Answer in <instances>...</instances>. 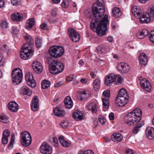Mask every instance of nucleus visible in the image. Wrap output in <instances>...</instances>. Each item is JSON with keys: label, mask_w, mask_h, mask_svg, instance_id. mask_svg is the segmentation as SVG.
<instances>
[{"label": "nucleus", "mask_w": 154, "mask_h": 154, "mask_svg": "<svg viewBox=\"0 0 154 154\" xmlns=\"http://www.w3.org/2000/svg\"><path fill=\"white\" fill-rule=\"evenodd\" d=\"M69 1L68 0L67 1H64L62 2L61 5L63 8H66L68 7L69 5Z\"/></svg>", "instance_id": "obj_45"}, {"label": "nucleus", "mask_w": 154, "mask_h": 154, "mask_svg": "<svg viewBox=\"0 0 154 154\" xmlns=\"http://www.w3.org/2000/svg\"><path fill=\"white\" fill-rule=\"evenodd\" d=\"M141 88L144 90L149 92L152 88V86L149 81L146 79H143L140 81Z\"/></svg>", "instance_id": "obj_15"}, {"label": "nucleus", "mask_w": 154, "mask_h": 154, "mask_svg": "<svg viewBox=\"0 0 154 154\" xmlns=\"http://www.w3.org/2000/svg\"><path fill=\"white\" fill-rule=\"evenodd\" d=\"M98 120L102 125H104L106 121L104 118L103 117L101 116L100 117H99Z\"/></svg>", "instance_id": "obj_50"}, {"label": "nucleus", "mask_w": 154, "mask_h": 154, "mask_svg": "<svg viewBox=\"0 0 154 154\" xmlns=\"http://www.w3.org/2000/svg\"><path fill=\"white\" fill-rule=\"evenodd\" d=\"M148 35V30L146 29H143L142 31L138 32L137 34V37L140 39L143 38Z\"/></svg>", "instance_id": "obj_30"}, {"label": "nucleus", "mask_w": 154, "mask_h": 154, "mask_svg": "<svg viewBox=\"0 0 154 154\" xmlns=\"http://www.w3.org/2000/svg\"><path fill=\"white\" fill-rule=\"evenodd\" d=\"M54 115L58 116H63L65 114V111L61 109L59 107H57L54 109Z\"/></svg>", "instance_id": "obj_32"}, {"label": "nucleus", "mask_w": 154, "mask_h": 154, "mask_svg": "<svg viewBox=\"0 0 154 154\" xmlns=\"http://www.w3.org/2000/svg\"><path fill=\"white\" fill-rule=\"evenodd\" d=\"M138 19H140V22L142 23H149L150 21L152 20L149 17H147V14L146 13L145 14H143H143L142 15L141 17Z\"/></svg>", "instance_id": "obj_28"}, {"label": "nucleus", "mask_w": 154, "mask_h": 154, "mask_svg": "<svg viewBox=\"0 0 154 154\" xmlns=\"http://www.w3.org/2000/svg\"><path fill=\"white\" fill-rule=\"evenodd\" d=\"M102 99L103 101V107L106 109L108 108L109 107V98L106 99L102 98Z\"/></svg>", "instance_id": "obj_41"}, {"label": "nucleus", "mask_w": 154, "mask_h": 154, "mask_svg": "<svg viewBox=\"0 0 154 154\" xmlns=\"http://www.w3.org/2000/svg\"><path fill=\"white\" fill-rule=\"evenodd\" d=\"M87 79L85 78H83L80 80L81 82L82 83H85L87 82Z\"/></svg>", "instance_id": "obj_62"}, {"label": "nucleus", "mask_w": 154, "mask_h": 154, "mask_svg": "<svg viewBox=\"0 0 154 154\" xmlns=\"http://www.w3.org/2000/svg\"><path fill=\"white\" fill-rule=\"evenodd\" d=\"M20 94L23 95L30 96L32 94V92L27 87L24 86L22 87L20 90Z\"/></svg>", "instance_id": "obj_26"}, {"label": "nucleus", "mask_w": 154, "mask_h": 154, "mask_svg": "<svg viewBox=\"0 0 154 154\" xmlns=\"http://www.w3.org/2000/svg\"><path fill=\"white\" fill-rule=\"evenodd\" d=\"M146 137L149 139H152L154 137V129L151 127L147 128L145 131Z\"/></svg>", "instance_id": "obj_21"}, {"label": "nucleus", "mask_w": 154, "mask_h": 154, "mask_svg": "<svg viewBox=\"0 0 154 154\" xmlns=\"http://www.w3.org/2000/svg\"><path fill=\"white\" fill-rule=\"evenodd\" d=\"M57 9H53L51 12V15L53 16H55L57 14Z\"/></svg>", "instance_id": "obj_55"}, {"label": "nucleus", "mask_w": 154, "mask_h": 154, "mask_svg": "<svg viewBox=\"0 0 154 154\" xmlns=\"http://www.w3.org/2000/svg\"><path fill=\"white\" fill-rule=\"evenodd\" d=\"M117 96L115 101L116 103L118 106H124L128 102V97Z\"/></svg>", "instance_id": "obj_13"}, {"label": "nucleus", "mask_w": 154, "mask_h": 154, "mask_svg": "<svg viewBox=\"0 0 154 154\" xmlns=\"http://www.w3.org/2000/svg\"><path fill=\"white\" fill-rule=\"evenodd\" d=\"M107 39V41L109 42H112L113 41V38L112 36H109L108 37Z\"/></svg>", "instance_id": "obj_61"}, {"label": "nucleus", "mask_w": 154, "mask_h": 154, "mask_svg": "<svg viewBox=\"0 0 154 154\" xmlns=\"http://www.w3.org/2000/svg\"><path fill=\"white\" fill-rule=\"evenodd\" d=\"M100 85V81L99 79H96L93 82V86L96 91L99 89Z\"/></svg>", "instance_id": "obj_37"}, {"label": "nucleus", "mask_w": 154, "mask_h": 154, "mask_svg": "<svg viewBox=\"0 0 154 154\" xmlns=\"http://www.w3.org/2000/svg\"><path fill=\"white\" fill-rule=\"evenodd\" d=\"M8 109L13 112H16L18 109V104L15 101L10 102L8 105Z\"/></svg>", "instance_id": "obj_17"}, {"label": "nucleus", "mask_w": 154, "mask_h": 154, "mask_svg": "<svg viewBox=\"0 0 154 154\" xmlns=\"http://www.w3.org/2000/svg\"><path fill=\"white\" fill-rule=\"evenodd\" d=\"M63 48L59 46H54L49 50V53L51 57L58 58L61 56L64 53Z\"/></svg>", "instance_id": "obj_7"}, {"label": "nucleus", "mask_w": 154, "mask_h": 154, "mask_svg": "<svg viewBox=\"0 0 154 154\" xmlns=\"http://www.w3.org/2000/svg\"><path fill=\"white\" fill-rule=\"evenodd\" d=\"M97 106L95 103H91L87 106L88 110L91 111L93 113H96L97 112Z\"/></svg>", "instance_id": "obj_33"}, {"label": "nucleus", "mask_w": 154, "mask_h": 154, "mask_svg": "<svg viewBox=\"0 0 154 154\" xmlns=\"http://www.w3.org/2000/svg\"><path fill=\"white\" fill-rule=\"evenodd\" d=\"M147 14V17H149L152 20H154V5H151L149 9Z\"/></svg>", "instance_id": "obj_31"}, {"label": "nucleus", "mask_w": 154, "mask_h": 154, "mask_svg": "<svg viewBox=\"0 0 154 154\" xmlns=\"http://www.w3.org/2000/svg\"><path fill=\"white\" fill-rule=\"evenodd\" d=\"M123 138V136L121 134L115 133L111 136V139L115 142H119L121 141Z\"/></svg>", "instance_id": "obj_24"}, {"label": "nucleus", "mask_w": 154, "mask_h": 154, "mask_svg": "<svg viewBox=\"0 0 154 154\" xmlns=\"http://www.w3.org/2000/svg\"><path fill=\"white\" fill-rule=\"evenodd\" d=\"M118 96L120 97V96H124V97H128L126 91L124 88H122L120 90Z\"/></svg>", "instance_id": "obj_39"}, {"label": "nucleus", "mask_w": 154, "mask_h": 154, "mask_svg": "<svg viewBox=\"0 0 154 154\" xmlns=\"http://www.w3.org/2000/svg\"><path fill=\"white\" fill-rule=\"evenodd\" d=\"M110 91L109 90H106L104 91L103 93V95L105 97L109 98L110 96Z\"/></svg>", "instance_id": "obj_47"}, {"label": "nucleus", "mask_w": 154, "mask_h": 154, "mask_svg": "<svg viewBox=\"0 0 154 154\" xmlns=\"http://www.w3.org/2000/svg\"><path fill=\"white\" fill-rule=\"evenodd\" d=\"M59 140L62 146L65 147H68L70 146V143L64 140V137L60 136L59 137Z\"/></svg>", "instance_id": "obj_27"}, {"label": "nucleus", "mask_w": 154, "mask_h": 154, "mask_svg": "<svg viewBox=\"0 0 154 154\" xmlns=\"http://www.w3.org/2000/svg\"><path fill=\"white\" fill-rule=\"evenodd\" d=\"M5 2L2 0H0V8L4 7Z\"/></svg>", "instance_id": "obj_59"}, {"label": "nucleus", "mask_w": 154, "mask_h": 154, "mask_svg": "<svg viewBox=\"0 0 154 154\" xmlns=\"http://www.w3.org/2000/svg\"><path fill=\"white\" fill-rule=\"evenodd\" d=\"M53 140V143L55 146H57L58 145L59 143L57 138L55 137H54L52 138Z\"/></svg>", "instance_id": "obj_48"}, {"label": "nucleus", "mask_w": 154, "mask_h": 154, "mask_svg": "<svg viewBox=\"0 0 154 154\" xmlns=\"http://www.w3.org/2000/svg\"><path fill=\"white\" fill-rule=\"evenodd\" d=\"M10 132L9 130L6 129L3 133L2 140V143L4 144H7L8 140V137L10 136Z\"/></svg>", "instance_id": "obj_19"}, {"label": "nucleus", "mask_w": 154, "mask_h": 154, "mask_svg": "<svg viewBox=\"0 0 154 154\" xmlns=\"http://www.w3.org/2000/svg\"><path fill=\"white\" fill-rule=\"evenodd\" d=\"M117 79V81L115 84L118 85L122 83L123 79L120 75L111 73L107 76L105 80V84L107 86H110L113 83L115 82Z\"/></svg>", "instance_id": "obj_4"}, {"label": "nucleus", "mask_w": 154, "mask_h": 154, "mask_svg": "<svg viewBox=\"0 0 154 154\" xmlns=\"http://www.w3.org/2000/svg\"><path fill=\"white\" fill-rule=\"evenodd\" d=\"M51 82L47 80H43L42 82V88L43 89H45L48 88L50 85Z\"/></svg>", "instance_id": "obj_38"}, {"label": "nucleus", "mask_w": 154, "mask_h": 154, "mask_svg": "<svg viewBox=\"0 0 154 154\" xmlns=\"http://www.w3.org/2000/svg\"><path fill=\"white\" fill-rule=\"evenodd\" d=\"M11 2L15 6L17 5L20 3V1L18 0H11Z\"/></svg>", "instance_id": "obj_53"}, {"label": "nucleus", "mask_w": 154, "mask_h": 154, "mask_svg": "<svg viewBox=\"0 0 154 154\" xmlns=\"http://www.w3.org/2000/svg\"><path fill=\"white\" fill-rule=\"evenodd\" d=\"M148 35L150 41L154 44V31H151Z\"/></svg>", "instance_id": "obj_42"}, {"label": "nucleus", "mask_w": 154, "mask_h": 154, "mask_svg": "<svg viewBox=\"0 0 154 154\" xmlns=\"http://www.w3.org/2000/svg\"><path fill=\"white\" fill-rule=\"evenodd\" d=\"M139 60L140 64L142 65H146L148 61L146 54L143 53L140 54Z\"/></svg>", "instance_id": "obj_20"}, {"label": "nucleus", "mask_w": 154, "mask_h": 154, "mask_svg": "<svg viewBox=\"0 0 154 154\" xmlns=\"http://www.w3.org/2000/svg\"><path fill=\"white\" fill-rule=\"evenodd\" d=\"M40 151L44 154H51L52 152L51 147L48 145L46 142H44L40 146Z\"/></svg>", "instance_id": "obj_11"}, {"label": "nucleus", "mask_w": 154, "mask_h": 154, "mask_svg": "<svg viewBox=\"0 0 154 154\" xmlns=\"http://www.w3.org/2000/svg\"><path fill=\"white\" fill-rule=\"evenodd\" d=\"M67 32L70 38L73 42H76L79 41V35L74 29L71 27L68 28Z\"/></svg>", "instance_id": "obj_9"}, {"label": "nucleus", "mask_w": 154, "mask_h": 154, "mask_svg": "<svg viewBox=\"0 0 154 154\" xmlns=\"http://www.w3.org/2000/svg\"><path fill=\"white\" fill-rule=\"evenodd\" d=\"M47 25L46 23H43L41 25L40 27V28L42 29H46Z\"/></svg>", "instance_id": "obj_56"}, {"label": "nucleus", "mask_w": 154, "mask_h": 154, "mask_svg": "<svg viewBox=\"0 0 154 154\" xmlns=\"http://www.w3.org/2000/svg\"><path fill=\"white\" fill-rule=\"evenodd\" d=\"M139 128L137 126L134 127L133 129L132 132L134 134H136L140 131L139 130Z\"/></svg>", "instance_id": "obj_51"}, {"label": "nucleus", "mask_w": 154, "mask_h": 154, "mask_svg": "<svg viewBox=\"0 0 154 154\" xmlns=\"http://www.w3.org/2000/svg\"><path fill=\"white\" fill-rule=\"evenodd\" d=\"M62 85V82H58L55 85H54L55 87H60Z\"/></svg>", "instance_id": "obj_64"}, {"label": "nucleus", "mask_w": 154, "mask_h": 154, "mask_svg": "<svg viewBox=\"0 0 154 154\" xmlns=\"http://www.w3.org/2000/svg\"><path fill=\"white\" fill-rule=\"evenodd\" d=\"M11 141L9 144L8 148L10 149V148H11L13 145V143L15 141V136L14 134H13L11 136Z\"/></svg>", "instance_id": "obj_44"}, {"label": "nucleus", "mask_w": 154, "mask_h": 154, "mask_svg": "<svg viewBox=\"0 0 154 154\" xmlns=\"http://www.w3.org/2000/svg\"><path fill=\"white\" fill-rule=\"evenodd\" d=\"M35 23V20L33 18L28 19L27 20L26 25V28L27 29H31L34 26Z\"/></svg>", "instance_id": "obj_35"}, {"label": "nucleus", "mask_w": 154, "mask_h": 154, "mask_svg": "<svg viewBox=\"0 0 154 154\" xmlns=\"http://www.w3.org/2000/svg\"><path fill=\"white\" fill-rule=\"evenodd\" d=\"M112 13L113 16L116 18L119 17L122 14V12L121 11L120 9L117 7L113 8Z\"/></svg>", "instance_id": "obj_29"}, {"label": "nucleus", "mask_w": 154, "mask_h": 154, "mask_svg": "<svg viewBox=\"0 0 154 154\" xmlns=\"http://www.w3.org/2000/svg\"><path fill=\"white\" fill-rule=\"evenodd\" d=\"M85 14L88 17H91L92 15L90 12L87 11L85 12Z\"/></svg>", "instance_id": "obj_63"}, {"label": "nucleus", "mask_w": 154, "mask_h": 154, "mask_svg": "<svg viewBox=\"0 0 154 154\" xmlns=\"http://www.w3.org/2000/svg\"><path fill=\"white\" fill-rule=\"evenodd\" d=\"M109 118L111 120H112L114 119V115L113 112H111L109 116Z\"/></svg>", "instance_id": "obj_57"}, {"label": "nucleus", "mask_w": 154, "mask_h": 154, "mask_svg": "<svg viewBox=\"0 0 154 154\" xmlns=\"http://www.w3.org/2000/svg\"><path fill=\"white\" fill-rule=\"evenodd\" d=\"M35 43L36 46L37 48H40L42 44V41L41 38L40 37H37L36 38Z\"/></svg>", "instance_id": "obj_40"}, {"label": "nucleus", "mask_w": 154, "mask_h": 154, "mask_svg": "<svg viewBox=\"0 0 154 154\" xmlns=\"http://www.w3.org/2000/svg\"><path fill=\"white\" fill-rule=\"evenodd\" d=\"M11 78L13 83L15 85L20 84L22 80L23 73L19 68L14 69L11 72Z\"/></svg>", "instance_id": "obj_6"}, {"label": "nucleus", "mask_w": 154, "mask_h": 154, "mask_svg": "<svg viewBox=\"0 0 154 154\" xmlns=\"http://www.w3.org/2000/svg\"><path fill=\"white\" fill-rule=\"evenodd\" d=\"M1 26L3 29H5L8 27V23L6 21H2L1 23Z\"/></svg>", "instance_id": "obj_49"}, {"label": "nucleus", "mask_w": 154, "mask_h": 154, "mask_svg": "<svg viewBox=\"0 0 154 154\" xmlns=\"http://www.w3.org/2000/svg\"><path fill=\"white\" fill-rule=\"evenodd\" d=\"M22 14L20 13L15 12L11 15V19L14 21H20L23 18Z\"/></svg>", "instance_id": "obj_22"}, {"label": "nucleus", "mask_w": 154, "mask_h": 154, "mask_svg": "<svg viewBox=\"0 0 154 154\" xmlns=\"http://www.w3.org/2000/svg\"><path fill=\"white\" fill-rule=\"evenodd\" d=\"M105 8L103 4L98 1L93 5L92 9V14L95 19L92 20L90 27L91 29H96V32L99 36H102L106 33L107 29V25L109 22L108 16L105 15L104 17L99 20L104 14Z\"/></svg>", "instance_id": "obj_1"}, {"label": "nucleus", "mask_w": 154, "mask_h": 154, "mask_svg": "<svg viewBox=\"0 0 154 154\" xmlns=\"http://www.w3.org/2000/svg\"><path fill=\"white\" fill-rule=\"evenodd\" d=\"M125 154H133L134 152L132 150L130 149H126L125 150Z\"/></svg>", "instance_id": "obj_54"}, {"label": "nucleus", "mask_w": 154, "mask_h": 154, "mask_svg": "<svg viewBox=\"0 0 154 154\" xmlns=\"http://www.w3.org/2000/svg\"><path fill=\"white\" fill-rule=\"evenodd\" d=\"M97 50L101 54L104 53L108 51V46L102 45H99Z\"/></svg>", "instance_id": "obj_36"}, {"label": "nucleus", "mask_w": 154, "mask_h": 154, "mask_svg": "<svg viewBox=\"0 0 154 154\" xmlns=\"http://www.w3.org/2000/svg\"><path fill=\"white\" fill-rule=\"evenodd\" d=\"M77 97L78 99L80 100H83L87 98V93L85 91H80L78 93Z\"/></svg>", "instance_id": "obj_34"}, {"label": "nucleus", "mask_w": 154, "mask_h": 154, "mask_svg": "<svg viewBox=\"0 0 154 154\" xmlns=\"http://www.w3.org/2000/svg\"><path fill=\"white\" fill-rule=\"evenodd\" d=\"M1 121L4 123H7L8 122V118L5 115L3 114L0 116Z\"/></svg>", "instance_id": "obj_43"}, {"label": "nucleus", "mask_w": 154, "mask_h": 154, "mask_svg": "<svg viewBox=\"0 0 154 154\" xmlns=\"http://www.w3.org/2000/svg\"><path fill=\"white\" fill-rule=\"evenodd\" d=\"M25 79L28 85L32 88L35 87L36 83L34 80L33 77L31 73L26 72L25 75Z\"/></svg>", "instance_id": "obj_12"}, {"label": "nucleus", "mask_w": 154, "mask_h": 154, "mask_svg": "<svg viewBox=\"0 0 154 154\" xmlns=\"http://www.w3.org/2000/svg\"><path fill=\"white\" fill-rule=\"evenodd\" d=\"M72 116L74 119L78 121L83 119V114L80 111L75 110L73 113Z\"/></svg>", "instance_id": "obj_25"}, {"label": "nucleus", "mask_w": 154, "mask_h": 154, "mask_svg": "<svg viewBox=\"0 0 154 154\" xmlns=\"http://www.w3.org/2000/svg\"><path fill=\"white\" fill-rule=\"evenodd\" d=\"M132 13L136 18H139L143 14V11L139 6H134L132 8Z\"/></svg>", "instance_id": "obj_14"}, {"label": "nucleus", "mask_w": 154, "mask_h": 154, "mask_svg": "<svg viewBox=\"0 0 154 154\" xmlns=\"http://www.w3.org/2000/svg\"><path fill=\"white\" fill-rule=\"evenodd\" d=\"M87 152V150H86L84 152L82 150H80L79 151L78 154H89L88 152Z\"/></svg>", "instance_id": "obj_58"}, {"label": "nucleus", "mask_w": 154, "mask_h": 154, "mask_svg": "<svg viewBox=\"0 0 154 154\" xmlns=\"http://www.w3.org/2000/svg\"><path fill=\"white\" fill-rule=\"evenodd\" d=\"M32 66L35 71L37 73H40L42 70V67L40 63L38 61L34 62Z\"/></svg>", "instance_id": "obj_16"}, {"label": "nucleus", "mask_w": 154, "mask_h": 154, "mask_svg": "<svg viewBox=\"0 0 154 154\" xmlns=\"http://www.w3.org/2000/svg\"><path fill=\"white\" fill-rule=\"evenodd\" d=\"M32 102L31 107L32 110L34 111H37L38 109L39 106L38 97L36 96H34L32 99Z\"/></svg>", "instance_id": "obj_18"}, {"label": "nucleus", "mask_w": 154, "mask_h": 154, "mask_svg": "<svg viewBox=\"0 0 154 154\" xmlns=\"http://www.w3.org/2000/svg\"><path fill=\"white\" fill-rule=\"evenodd\" d=\"M12 29V33L14 35H16L18 32L19 30L17 27H13Z\"/></svg>", "instance_id": "obj_52"}, {"label": "nucleus", "mask_w": 154, "mask_h": 154, "mask_svg": "<svg viewBox=\"0 0 154 154\" xmlns=\"http://www.w3.org/2000/svg\"><path fill=\"white\" fill-rule=\"evenodd\" d=\"M49 71L51 73L57 74L63 70L64 66L63 64L57 60H53L49 65Z\"/></svg>", "instance_id": "obj_5"}, {"label": "nucleus", "mask_w": 154, "mask_h": 154, "mask_svg": "<svg viewBox=\"0 0 154 154\" xmlns=\"http://www.w3.org/2000/svg\"><path fill=\"white\" fill-rule=\"evenodd\" d=\"M64 105L67 109H70L73 106V103L71 98L69 96H67L64 101Z\"/></svg>", "instance_id": "obj_23"}, {"label": "nucleus", "mask_w": 154, "mask_h": 154, "mask_svg": "<svg viewBox=\"0 0 154 154\" xmlns=\"http://www.w3.org/2000/svg\"><path fill=\"white\" fill-rule=\"evenodd\" d=\"M68 122L65 121H63L60 124V126L63 128H66L68 126Z\"/></svg>", "instance_id": "obj_46"}, {"label": "nucleus", "mask_w": 154, "mask_h": 154, "mask_svg": "<svg viewBox=\"0 0 154 154\" xmlns=\"http://www.w3.org/2000/svg\"><path fill=\"white\" fill-rule=\"evenodd\" d=\"M20 140L21 144L28 146L31 143L32 139L30 133L27 131L22 132L20 134Z\"/></svg>", "instance_id": "obj_8"}, {"label": "nucleus", "mask_w": 154, "mask_h": 154, "mask_svg": "<svg viewBox=\"0 0 154 154\" xmlns=\"http://www.w3.org/2000/svg\"><path fill=\"white\" fill-rule=\"evenodd\" d=\"M142 114L141 110L137 108L129 112L125 116V122L129 126L134 125L138 123L141 119Z\"/></svg>", "instance_id": "obj_3"}, {"label": "nucleus", "mask_w": 154, "mask_h": 154, "mask_svg": "<svg viewBox=\"0 0 154 154\" xmlns=\"http://www.w3.org/2000/svg\"><path fill=\"white\" fill-rule=\"evenodd\" d=\"M4 64L5 63L3 60H2V58L1 57V55H0V66H3Z\"/></svg>", "instance_id": "obj_60"}, {"label": "nucleus", "mask_w": 154, "mask_h": 154, "mask_svg": "<svg viewBox=\"0 0 154 154\" xmlns=\"http://www.w3.org/2000/svg\"><path fill=\"white\" fill-rule=\"evenodd\" d=\"M23 36L27 42L23 45L21 47L20 56L22 59L26 60L30 58L34 53L33 49L32 47L34 41L26 33L24 34Z\"/></svg>", "instance_id": "obj_2"}, {"label": "nucleus", "mask_w": 154, "mask_h": 154, "mask_svg": "<svg viewBox=\"0 0 154 154\" xmlns=\"http://www.w3.org/2000/svg\"><path fill=\"white\" fill-rule=\"evenodd\" d=\"M130 68V67L127 63L123 62L119 63L117 66V69L119 72L123 74L128 72Z\"/></svg>", "instance_id": "obj_10"}]
</instances>
